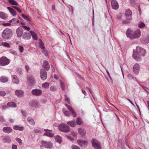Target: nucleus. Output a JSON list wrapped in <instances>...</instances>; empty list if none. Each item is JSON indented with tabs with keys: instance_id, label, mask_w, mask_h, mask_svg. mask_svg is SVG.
Masks as SVG:
<instances>
[{
	"instance_id": "46",
	"label": "nucleus",
	"mask_w": 149,
	"mask_h": 149,
	"mask_svg": "<svg viewBox=\"0 0 149 149\" xmlns=\"http://www.w3.org/2000/svg\"><path fill=\"white\" fill-rule=\"evenodd\" d=\"M64 96L65 101L67 102L68 104H70V100L69 98L65 95H64Z\"/></svg>"
},
{
	"instance_id": "44",
	"label": "nucleus",
	"mask_w": 149,
	"mask_h": 149,
	"mask_svg": "<svg viewBox=\"0 0 149 149\" xmlns=\"http://www.w3.org/2000/svg\"><path fill=\"white\" fill-rule=\"evenodd\" d=\"M2 45L3 46L7 48H10V46L9 44L8 43L6 42H3V44Z\"/></svg>"
},
{
	"instance_id": "36",
	"label": "nucleus",
	"mask_w": 149,
	"mask_h": 149,
	"mask_svg": "<svg viewBox=\"0 0 149 149\" xmlns=\"http://www.w3.org/2000/svg\"><path fill=\"white\" fill-rule=\"evenodd\" d=\"M65 105L67 107V109L69 110L71 113H74V110L72 108V107L68 105L67 104H65Z\"/></svg>"
},
{
	"instance_id": "21",
	"label": "nucleus",
	"mask_w": 149,
	"mask_h": 149,
	"mask_svg": "<svg viewBox=\"0 0 149 149\" xmlns=\"http://www.w3.org/2000/svg\"><path fill=\"white\" fill-rule=\"evenodd\" d=\"M78 132L80 135L84 136L86 134V131L85 129L79 127L78 129Z\"/></svg>"
},
{
	"instance_id": "24",
	"label": "nucleus",
	"mask_w": 149,
	"mask_h": 149,
	"mask_svg": "<svg viewBox=\"0 0 149 149\" xmlns=\"http://www.w3.org/2000/svg\"><path fill=\"white\" fill-rule=\"evenodd\" d=\"M12 81L13 83L18 84L19 82V80L18 79L17 77L15 75H14L12 76Z\"/></svg>"
},
{
	"instance_id": "59",
	"label": "nucleus",
	"mask_w": 149,
	"mask_h": 149,
	"mask_svg": "<svg viewBox=\"0 0 149 149\" xmlns=\"http://www.w3.org/2000/svg\"><path fill=\"white\" fill-rule=\"evenodd\" d=\"M42 52L44 54V55L45 56H48V53L47 51L45 50H43Z\"/></svg>"
},
{
	"instance_id": "17",
	"label": "nucleus",
	"mask_w": 149,
	"mask_h": 149,
	"mask_svg": "<svg viewBox=\"0 0 149 149\" xmlns=\"http://www.w3.org/2000/svg\"><path fill=\"white\" fill-rule=\"evenodd\" d=\"M23 38L25 40L30 39L31 38L30 33L28 31L24 32L22 35Z\"/></svg>"
},
{
	"instance_id": "26",
	"label": "nucleus",
	"mask_w": 149,
	"mask_h": 149,
	"mask_svg": "<svg viewBox=\"0 0 149 149\" xmlns=\"http://www.w3.org/2000/svg\"><path fill=\"white\" fill-rule=\"evenodd\" d=\"M7 9L13 16H15L16 15V11L12 8L8 7H7Z\"/></svg>"
},
{
	"instance_id": "12",
	"label": "nucleus",
	"mask_w": 149,
	"mask_h": 149,
	"mask_svg": "<svg viewBox=\"0 0 149 149\" xmlns=\"http://www.w3.org/2000/svg\"><path fill=\"white\" fill-rule=\"evenodd\" d=\"M44 130L45 132H46L43 134V136H47L49 137H52L54 136V134L53 133L51 132H52V130H49L47 129H44Z\"/></svg>"
},
{
	"instance_id": "16",
	"label": "nucleus",
	"mask_w": 149,
	"mask_h": 149,
	"mask_svg": "<svg viewBox=\"0 0 149 149\" xmlns=\"http://www.w3.org/2000/svg\"><path fill=\"white\" fill-rule=\"evenodd\" d=\"M139 70L140 66L137 63H136L133 67V72L135 74H137L139 72Z\"/></svg>"
},
{
	"instance_id": "43",
	"label": "nucleus",
	"mask_w": 149,
	"mask_h": 149,
	"mask_svg": "<svg viewBox=\"0 0 149 149\" xmlns=\"http://www.w3.org/2000/svg\"><path fill=\"white\" fill-rule=\"evenodd\" d=\"M50 90L52 92H54L56 90L57 88L56 86H52L50 87Z\"/></svg>"
},
{
	"instance_id": "39",
	"label": "nucleus",
	"mask_w": 149,
	"mask_h": 149,
	"mask_svg": "<svg viewBox=\"0 0 149 149\" xmlns=\"http://www.w3.org/2000/svg\"><path fill=\"white\" fill-rule=\"evenodd\" d=\"M67 124L68 125L72 127H74V121H68L67 122Z\"/></svg>"
},
{
	"instance_id": "11",
	"label": "nucleus",
	"mask_w": 149,
	"mask_h": 149,
	"mask_svg": "<svg viewBox=\"0 0 149 149\" xmlns=\"http://www.w3.org/2000/svg\"><path fill=\"white\" fill-rule=\"evenodd\" d=\"M141 43L143 44H146L149 43V36H143L140 39Z\"/></svg>"
},
{
	"instance_id": "57",
	"label": "nucleus",
	"mask_w": 149,
	"mask_h": 149,
	"mask_svg": "<svg viewBox=\"0 0 149 149\" xmlns=\"http://www.w3.org/2000/svg\"><path fill=\"white\" fill-rule=\"evenodd\" d=\"M128 78L130 80H132L133 79V77L132 76L131 74H129L127 76Z\"/></svg>"
},
{
	"instance_id": "31",
	"label": "nucleus",
	"mask_w": 149,
	"mask_h": 149,
	"mask_svg": "<svg viewBox=\"0 0 149 149\" xmlns=\"http://www.w3.org/2000/svg\"><path fill=\"white\" fill-rule=\"evenodd\" d=\"M27 121L30 124L32 125H34L35 124V123L34 120L31 117H29L27 118Z\"/></svg>"
},
{
	"instance_id": "30",
	"label": "nucleus",
	"mask_w": 149,
	"mask_h": 149,
	"mask_svg": "<svg viewBox=\"0 0 149 149\" xmlns=\"http://www.w3.org/2000/svg\"><path fill=\"white\" fill-rule=\"evenodd\" d=\"M77 124L78 125H81L83 124V122L82 119L80 117L77 118L76 120Z\"/></svg>"
},
{
	"instance_id": "5",
	"label": "nucleus",
	"mask_w": 149,
	"mask_h": 149,
	"mask_svg": "<svg viewBox=\"0 0 149 149\" xmlns=\"http://www.w3.org/2000/svg\"><path fill=\"white\" fill-rule=\"evenodd\" d=\"M10 60L5 56H2L0 58V66H4L8 65Z\"/></svg>"
},
{
	"instance_id": "45",
	"label": "nucleus",
	"mask_w": 149,
	"mask_h": 149,
	"mask_svg": "<svg viewBox=\"0 0 149 149\" xmlns=\"http://www.w3.org/2000/svg\"><path fill=\"white\" fill-rule=\"evenodd\" d=\"M57 138L59 139V140H58L57 141V142L60 144L61 143V140H60L61 139V137L59 136H56L55 137V139H56V140L57 139Z\"/></svg>"
},
{
	"instance_id": "8",
	"label": "nucleus",
	"mask_w": 149,
	"mask_h": 149,
	"mask_svg": "<svg viewBox=\"0 0 149 149\" xmlns=\"http://www.w3.org/2000/svg\"><path fill=\"white\" fill-rule=\"evenodd\" d=\"M91 141L92 146L95 149H101L100 144L98 143V141L97 140L93 139Z\"/></svg>"
},
{
	"instance_id": "52",
	"label": "nucleus",
	"mask_w": 149,
	"mask_h": 149,
	"mask_svg": "<svg viewBox=\"0 0 149 149\" xmlns=\"http://www.w3.org/2000/svg\"><path fill=\"white\" fill-rule=\"evenodd\" d=\"M33 132H34L36 133L40 134L41 132L40 130H37V129H34L33 130Z\"/></svg>"
},
{
	"instance_id": "40",
	"label": "nucleus",
	"mask_w": 149,
	"mask_h": 149,
	"mask_svg": "<svg viewBox=\"0 0 149 149\" xmlns=\"http://www.w3.org/2000/svg\"><path fill=\"white\" fill-rule=\"evenodd\" d=\"M49 83L48 82H45L43 83L42 85V86L43 88H48L49 87Z\"/></svg>"
},
{
	"instance_id": "42",
	"label": "nucleus",
	"mask_w": 149,
	"mask_h": 149,
	"mask_svg": "<svg viewBox=\"0 0 149 149\" xmlns=\"http://www.w3.org/2000/svg\"><path fill=\"white\" fill-rule=\"evenodd\" d=\"M9 1L10 3L12 5L16 6L18 5V3L14 0H9Z\"/></svg>"
},
{
	"instance_id": "48",
	"label": "nucleus",
	"mask_w": 149,
	"mask_h": 149,
	"mask_svg": "<svg viewBox=\"0 0 149 149\" xmlns=\"http://www.w3.org/2000/svg\"><path fill=\"white\" fill-rule=\"evenodd\" d=\"M19 50L21 53H22L24 51V47L22 45H19Z\"/></svg>"
},
{
	"instance_id": "47",
	"label": "nucleus",
	"mask_w": 149,
	"mask_h": 149,
	"mask_svg": "<svg viewBox=\"0 0 149 149\" xmlns=\"http://www.w3.org/2000/svg\"><path fill=\"white\" fill-rule=\"evenodd\" d=\"M15 140L17 142L19 143V145H21L22 144V140L18 138H15Z\"/></svg>"
},
{
	"instance_id": "58",
	"label": "nucleus",
	"mask_w": 149,
	"mask_h": 149,
	"mask_svg": "<svg viewBox=\"0 0 149 149\" xmlns=\"http://www.w3.org/2000/svg\"><path fill=\"white\" fill-rule=\"evenodd\" d=\"M143 88L146 90L148 93H149V89L147 88L146 87L143 86Z\"/></svg>"
},
{
	"instance_id": "55",
	"label": "nucleus",
	"mask_w": 149,
	"mask_h": 149,
	"mask_svg": "<svg viewBox=\"0 0 149 149\" xmlns=\"http://www.w3.org/2000/svg\"><path fill=\"white\" fill-rule=\"evenodd\" d=\"M130 3L132 6H134L136 4V1L134 0H130Z\"/></svg>"
},
{
	"instance_id": "18",
	"label": "nucleus",
	"mask_w": 149,
	"mask_h": 149,
	"mask_svg": "<svg viewBox=\"0 0 149 149\" xmlns=\"http://www.w3.org/2000/svg\"><path fill=\"white\" fill-rule=\"evenodd\" d=\"M23 32L22 28L20 27H18L16 30V33L17 36L18 38H20L22 35Z\"/></svg>"
},
{
	"instance_id": "13",
	"label": "nucleus",
	"mask_w": 149,
	"mask_h": 149,
	"mask_svg": "<svg viewBox=\"0 0 149 149\" xmlns=\"http://www.w3.org/2000/svg\"><path fill=\"white\" fill-rule=\"evenodd\" d=\"M28 83L29 85L33 86L35 82L34 77L32 76L27 77Z\"/></svg>"
},
{
	"instance_id": "10",
	"label": "nucleus",
	"mask_w": 149,
	"mask_h": 149,
	"mask_svg": "<svg viewBox=\"0 0 149 149\" xmlns=\"http://www.w3.org/2000/svg\"><path fill=\"white\" fill-rule=\"evenodd\" d=\"M125 15L126 17V18L128 20H131L132 18V12L129 9H127L125 13Z\"/></svg>"
},
{
	"instance_id": "62",
	"label": "nucleus",
	"mask_w": 149,
	"mask_h": 149,
	"mask_svg": "<svg viewBox=\"0 0 149 149\" xmlns=\"http://www.w3.org/2000/svg\"><path fill=\"white\" fill-rule=\"evenodd\" d=\"M2 108L3 110H5L7 108V107L6 105H4L2 106Z\"/></svg>"
},
{
	"instance_id": "60",
	"label": "nucleus",
	"mask_w": 149,
	"mask_h": 149,
	"mask_svg": "<svg viewBox=\"0 0 149 149\" xmlns=\"http://www.w3.org/2000/svg\"><path fill=\"white\" fill-rule=\"evenodd\" d=\"M21 113L23 116L24 117H26V113L25 111L22 110L21 111Z\"/></svg>"
},
{
	"instance_id": "2",
	"label": "nucleus",
	"mask_w": 149,
	"mask_h": 149,
	"mask_svg": "<svg viewBox=\"0 0 149 149\" xmlns=\"http://www.w3.org/2000/svg\"><path fill=\"white\" fill-rule=\"evenodd\" d=\"M130 31V30L129 29H128L126 32V35L129 38L131 39L138 38L141 36V31L140 29H139L135 31L133 34L130 33L129 32Z\"/></svg>"
},
{
	"instance_id": "34",
	"label": "nucleus",
	"mask_w": 149,
	"mask_h": 149,
	"mask_svg": "<svg viewBox=\"0 0 149 149\" xmlns=\"http://www.w3.org/2000/svg\"><path fill=\"white\" fill-rule=\"evenodd\" d=\"M40 47L42 49H44L45 47L44 46V44L40 39H39Z\"/></svg>"
},
{
	"instance_id": "27",
	"label": "nucleus",
	"mask_w": 149,
	"mask_h": 149,
	"mask_svg": "<svg viewBox=\"0 0 149 149\" xmlns=\"http://www.w3.org/2000/svg\"><path fill=\"white\" fill-rule=\"evenodd\" d=\"M30 104V105L33 107L36 108L38 107V102L37 101H32L31 102Z\"/></svg>"
},
{
	"instance_id": "23",
	"label": "nucleus",
	"mask_w": 149,
	"mask_h": 149,
	"mask_svg": "<svg viewBox=\"0 0 149 149\" xmlns=\"http://www.w3.org/2000/svg\"><path fill=\"white\" fill-rule=\"evenodd\" d=\"M3 131L5 133L9 134L12 132V129L10 127H3Z\"/></svg>"
},
{
	"instance_id": "25",
	"label": "nucleus",
	"mask_w": 149,
	"mask_h": 149,
	"mask_svg": "<svg viewBox=\"0 0 149 149\" xmlns=\"http://www.w3.org/2000/svg\"><path fill=\"white\" fill-rule=\"evenodd\" d=\"M8 17V15L2 12H0V18L3 19H6Z\"/></svg>"
},
{
	"instance_id": "9",
	"label": "nucleus",
	"mask_w": 149,
	"mask_h": 149,
	"mask_svg": "<svg viewBox=\"0 0 149 149\" xmlns=\"http://www.w3.org/2000/svg\"><path fill=\"white\" fill-rule=\"evenodd\" d=\"M78 144L84 148H86L88 144V141L82 140H78L77 141Z\"/></svg>"
},
{
	"instance_id": "6",
	"label": "nucleus",
	"mask_w": 149,
	"mask_h": 149,
	"mask_svg": "<svg viewBox=\"0 0 149 149\" xmlns=\"http://www.w3.org/2000/svg\"><path fill=\"white\" fill-rule=\"evenodd\" d=\"M41 143V145L40 146L41 147H44L48 149H51L53 147V145L50 142H47L44 141H42Z\"/></svg>"
},
{
	"instance_id": "50",
	"label": "nucleus",
	"mask_w": 149,
	"mask_h": 149,
	"mask_svg": "<svg viewBox=\"0 0 149 149\" xmlns=\"http://www.w3.org/2000/svg\"><path fill=\"white\" fill-rule=\"evenodd\" d=\"M6 95V93L5 91H0V95L4 96Z\"/></svg>"
},
{
	"instance_id": "3",
	"label": "nucleus",
	"mask_w": 149,
	"mask_h": 149,
	"mask_svg": "<svg viewBox=\"0 0 149 149\" xmlns=\"http://www.w3.org/2000/svg\"><path fill=\"white\" fill-rule=\"evenodd\" d=\"M13 34V31L11 29L6 28L2 33V37L5 40L10 39Z\"/></svg>"
},
{
	"instance_id": "32",
	"label": "nucleus",
	"mask_w": 149,
	"mask_h": 149,
	"mask_svg": "<svg viewBox=\"0 0 149 149\" xmlns=\"http://www.w3.org/2000/svg\"><path fill=\"white\" fill-rule=\"evenodd\" d=\"M64 112L63 114L65 116H69L71 115H72V116L73 117H74V113H71L70 111H64Z\"/></svg>"
},
{
	"instance_id": "22",
	"label": "nucleus",
	"mask_w": 149,
	"mask_h": 149,
	"mask_svg": "<svg viewBox=\"0 0 149 149\" xmlns=\"http://www.w3.org/2000/svg\"><path fill=\"white\" fill-rule=\"evenodd\" d=\"M43 66L47 70H49L50 68L48 62L46 60H44L43 61Z\"/></svg>"
},
{
	"instance_id": "1",
	"label": "nucleus",
	"mask_w": 149,
	"mask_h": 149,
	"mask_svg": "<svg viewBox=\"0 0 149 149\" xmlns=\"http://www.w3.org/2000/svg\"><path fill=\"white\" fill-rule=\"evenodd\" d=\"M146 53V51L144 49L139 46L136 47V51H133L132 57L136 61H139L142 59Z\"/></svg>"
},
{
	"instance_id": "37",
	"label": "nucleus",
	"mask_w": 149,
	"mask_h": 149,
	"mask_svg": "<svg viewBox=\"0 0 149 149\" xmlns=\"http://www.w3.org/2000/svg\"><path fill=\"white\" fill-rule=\"evenodd\" d=\"M13 128L15 130L19 131H22L24 130V127H19L17 125L15 126Z\"/></svg>"
},
{
	"instance_id": "15",
	"label": "nucleus",
	"mask_w": 149,
	"mask_h": 149,
	"mask_svg": "<svg viewBox=\"0 0 149 149\" xmlns=\"http://www.w3.org/2000/svg\"><path fill=\"white\" fill-rule=\"evenodd\" d=\"M31 93L34 95L39 96L42 93V91L40 89H35L32 90Z\"/></svg>"
},
{
	"instance_id": "61",
	"label": "nucleus",
	"mask_w": 149,
	"mask_h": 149,
	"mask_svg": "<svg viewBox=\"0 0 149 149\" xmlns=\"http://www.w3.org/2000/svg\"><path fill=\"white\" fill-rule=\"evenodd\" d=\"M12 149H17V146L13 144L12 146Z\"/></svg>"
},
{
	"instance_id": "20",
	"label": "nucleus",
	"mask_w": 149,
	"mask_h": 149,
	"mask_svg": "<svg viewBox=\"0 0 149 149\" xmlns=\"http://www.w3.org/2000/svg\"><path fill=\"white\" fill-rule=\"evenodd\" d=\"M2 141L4 143H10L11 142V140L9 136H6L3 137Z\"/></svg>"
},
{
	"instance_id": "53",
	"label": "nucleus",
	"mask_w": 149,
	"mask_h": 149,
	"mask_svg": "<svg viewBox=\"0 0 149 149\" xmlns=\"http://www.w3.org/2000/svg\"><path fill=\"white\" fill-rule=\"evenodd\" d=\"M68 7L70 10L71 11V13L73 14V9L72 7L71 6H69Z\"/></svg>"
},
{
	"instance_id": "28",
	"label": "nucleus",
	"mask_w": 149,
	"mask_h": 149,
	"mask_svg": "<svg viewBox=\"0 0 149 149\" xmlns=\"http://www.w3.org/2000/svg\"><path fill=\"white\" fill-rule=\"evenodd\" d=\"M8 81V78L6 77L2 76L0 78V81L2 83L7 82Z\"/></svg>"
},
{
	"instance_id": "56",
	"label": "nucleus",
	"mask_w": 149,
	"mask_h": 149,
	"mask_svg": "<svg viewBox=\"0 0 149 149\" xmlns=\"http://www.w3.org/2000/svg\"><path fill=\"white\" fill-rule=\"evenodd\" d=\"M22 26L24 28L26 29V30H27L28 31H29V30L30 29V28H29V27L27 26H26L23 25Z\"/></svg>"
},
{
	"instance_id": "51",
	"label": "nucleus",
	"mask_w": 149,
	"mask_h": 149,
	"mask_svg": "<svg viewBox=\"0 0 149 149\" xmlns=\"http://www.w3.org/2000/svg\"><path fill=\"white\" fill-rule=\"evenodd\" d=\"M5 120L3 116H0V122H3Z\"/></svg>"
},
{
	"instance_id": "41",
	"label": "nucleus",
	"mask_w": 149,
	"mask_h": 149,
	"mask_svg": "<svg viewBox=\"0 0 149 149\" xmlns=\"http://www.w3.org/2000/svg\"><path fill=\"white\" fill-rule=\"evenodd\" d=\"M138 25L139 28H142L145 26V24L142 22H139L138 24Z\"/></svg>"
},
{
	"instance_id": "7",
	"label": "nucleus",
	"mask_w": 149,
	"mask_h": 149,
	"mask_svg": "<svg viewBox=\"0 0 149 149\" xmlns=\"http://www.w3.org/2000/svg\"><path fill=\"white\" fill-rule=\"evenodd\" d=\"M40 77L42 80L44 81L47 77V74L46 71L44 69H41L40 70Z\"/></svg>"
},
{
	"instance_id": "35",
	"label": "nucleus",
	"mask_w": 149,
	"mask_h": 149,
	"mask_svg": "<svg viewBox=\"0 0 149 149\" xmlns=\"http://www.w3.org/2000/svg\"><path fill=\"white\" fill-rule=\"evenodd\" d=\"M7 104L8 106L13 108L16 107L17 106L16 104L14 102H8Z\"/></svg>"
},
{
	"instance_id": "33",
	"label": "nucleus",
	"mask_w": 149,
	"mask_h": 149,
	"mask_svg": "<svg viewBox=\"0 0 149 149\" xmlns=\"http://www.w3.org/2000/svg\"><path fill=\"white\" fill-rule=\"evenodd\" d=\"M60 84H61L60 86L62 90L64 91L65 88L66 86V84L65 82H62L61 80H60Z\"/></svg>"
},
{
	"instance_id": "14",
	"label": "nucleus",
	"mask_w": 149,
	"mask_h": 149,
	"mask_svg": "<svg viewBox=\"0 0 149 149\" xmlns=\"http://www.w3.org/2000/svg\"><path fill=\"white\" fill-rule=\"evenodd\" d=\"M111 5L113 9L117 10L118 9L119 7L118 4L116 0H112Z\"/></svg>"
},
{
	"instance_id": "64",
	"label": "nucleus",
	"mask_w": 149,
	"mask_h": 149,
	"mask_svg": "<svg viewBox=\"0 0 149 149\" xmlns=\"http://www.w3.org/2000/svg\"><path fill=\"white\" fill-rule=\"evenodd\" d=\"M51 66L52 71L53 72H54L55 71V70L54 66L52 65H51Z\"/></svg>"
},
{
	"instance_id": "63",
	"label": "nucleus",
	"mask_w": 149,
	"mask_h": 149,
	"mask_svg": "<svg viewBox=\"0 0 149 149\" xmlns=\"http://www.w3.org/2000/svg\"><path fill=\"white\" fill-rule=\"evenodd\" d=\"M3 24L4 26H9L11 25L10 23H3Z\"/></svg>"
},
{
	"instance_id": "4",
	"label": "nucleus",
	"mask_w": 149,
	"mask_h": 149,
	"mask_svg": "<svg viewBox=\"0 0 149 149\" xmlns=\"http://www.w3.org/2000/svg\"><path fill=\"white\" fill-rule=\"evenodd\" d=\"M59 130L64 133H68L70 131V127L65 124L61 123L58 126Z\"/></svg>"
},
{
	"instance_id": "29",
	"label": "nucleus",
	"mask_w": 149,
	"mask_h": 149,
	"mask_svg": "<svg viewBox=\"0 0 149 149\" xmlns=\"http://www.w3.org/2000/svg\"><path fill=\"white\" fill-rule=\"evenodd\" d=\"M30 33L33 38L36 40H37L38 38L36 34L34 32L32 31H30Z\"/></svg>"
},
{
	"instance_id": "49",
	"label": "nucleus",
	"mask_w": 149,
	"mask_h": 149,
	"mask_svg": "<svg viewBox=\"0 0 149 149\" xmlns=\"http://www.w3.org/2000/svg\"><path fill=\"white\" fill-rule=\"evenodd\" d=\"M12 7L16 9L19 13H21L22 12V11L20 10L19 8L17 7L16 6H12Z\"/></svg>"
},
{
	"instance_id": "38",
	"label": "nucleus",
	"mask_w": 149,
	"mask_h": 149,
	"mask_svg": "<svg viewBox=\"0 0 149 149\" xmlns=\"http://www.w3.org/2000/svg\"><path fill=\"white\" fill-rule=\"evenodd\" d=\"M22 17L25 19L27 21H30L31 19L30 17L28 15H25L24 14H22Z\"/></svg>"
},
{
	"instance_id": "54",
	"label": "nucleus",
	"mask_w": 149,
	"mask_h": 149,
	"mask_svg": "<svg viewBox=\"0 0 149 149\" xmlns=\"http://www.w3.org/2000/svg\"><path fill=\"white\" fill-rule=\"evenodd\" d=\"M129 20H123L122 21L123 24H126L128 23L129 22Z\"/></svg>"
},
{
	"instance_id": "19",
	"label": "nucleus",
	"mask_w": 149,
	"mask_h": 149,
	"mask_svg": "<svg viewBox=\"0 0 149 149\" xmlns=\"http://www.w3.org/2000/svg\"><path fill=\"white\" fill-rule=\"evenodd\" d=\"M15 95L18 97H21L23 96L24 92L21 90H17L15 92Z\"/></svg>"
}]
</instances>
